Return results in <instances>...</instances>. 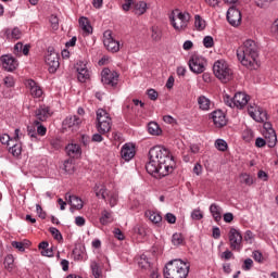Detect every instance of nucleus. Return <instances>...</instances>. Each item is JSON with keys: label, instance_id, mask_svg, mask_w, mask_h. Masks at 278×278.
<instances>
[{"label": "nucleus", "instance_id": "nucleus-18", "mask_svg": "<svg viewBox=\"0 0 278 278\" xmlns=\"http://www.w3.org/2000/svg\"><path fill=\"white\" fill-rule=\"evenodd\" d=\"M102 83L106 86H116L118 84V74L110 68H104L101 73Z\"/></svg>", "mask_w": 278, "mask_h": 278}, {"label": "nucleus", "instance_id": "nucleus-50", "mask_svg": "<svg viewBox=\"0 0 278 278\" xmlns=\"http://www.w3.org/2000/svg\"><path fill=\"white\" fill-rule=\"evenodd\" d=\"M0 142L1 144H8V147H11L12 142H14V140H12L10 138V135L4 134L0 137Z\"/></svg>", "mask_w": 278, "mask_h": 278}, {"label": "nucleus", "instance_id": "nucleus-47", "mask_svg": "<svg viewBox=\"0 0 278 278\" xmlns=\"http://www.w3.org/2000/svg\"><path fill=\"white\" fill-rule=\"evenodd\" d=\"M50 24L54 31H58V29H60V20L55 15L50 16Z\"/></svg>", "mask_w": 278, "mask_h": 278}, {"label": "nucleus", "instance_id": "nucleus-40", "mask_svg": "<svg viewBox=\"0 0 278 278\" xmlns=\"http://www.w3.org/2000/svg\"><path fill=\"white\" fill-rule=\"evenodd\" d=\"M242 138L245 142H251L255 138V132L251 128H245L242 132Z\"/></svg>", "mask_w": 278, "mask_h": 278}, {"label": "nucleus", "instance_id": "nucleus-59", "mask_svg": "<svg viewBox=\"0 0 278 278\" xmlns=\"http://www.w3.org/2000/svg\"><path fill=\"white\" fill-rule=\"evenodd\" d=\"M37 127V135L38 136H47V127H45V125L40 124L39 125H35Z\"/></svg>", "mask_w": 278, "mask_h": 278}, {"label": "nucleus", "instance_id": "nucleus-54", "mask_svg": "<svg viewBox=\"0 0 278 278\" xmlns=\"http://www.w3.org/2000/svg\"><path fill=\"white\" fill-rule=\"evenodd\" d=\"M253 268V260L245 258L242 265V270H251Z\"/></svg>", "mask_w": 278, "mask_h": 278}, {"label": "nucleus", "instance_id": "nucleus-58", "mask_svg": "<svg viewBox=\"0 0 278 278\" xmlns=\"http://www.w3.org/2000/svg\"><path fill=\"white\" fill-rule=\"evenodd\" d=\"M125 3L122 5V9L124 10V12H129V10H131V5H134V3H136V0H124Z\"/></svg>", "mask_w": 278, "mask_h": 278}, {"label": "nucleus", "instance_id": "nucleus-5", "mask_svg": "<svg viewBox=\"0 0 278 278\" xmlns=\"http://www.w3.org/2000/svg\"><path fill=\"white\" fill-rule=\"evenodd\" d=\"M97 124L96 129L99 134H110L112 129V117L110 113L103 109H98L96 112Z\"/></svg>", "mask_w": 278, "mask_h": 278}, {"label": "nucleus", "instance_id": "nucleus-1", "mask_svg": "<svg viewBox=\"0 0 278 278\" xmlns=\"http://www.w3.org/2000/svg\"><path fill=\"white\" fill-rule=\"evenodd\" d=\"M149 175L162 179L175 170V159L170 151L163 146H154L149 151V162L146 164Z\"/></svg>", "mask_w": 278, "mask_h": 278}, {"label": "nucleus", "instance_id": "nucleus-17", "mask_svg": "<svg viewBox=\"0 0 278 278\" xmlns=\"http://www.w3.org/2000/svg\"><path fill=\"white\" fill-rule=\"evenodd\" d=\"M0 61L2 64V68H4V71H8L9 73H12V71H16V68H18V61L10 54L2 55L0 58Z\"/></svg>", "mask_w": 278, "mask_h": 278}, {"label": "nucleus", "instance_id": "nucleus-28", "mask_svg": "<svg viewBox=\"0 0 278 278\" xmlns=\"http://www.w3.org/2000/svg\"><path fill=\"white\" fill-rule=\"evenodd\" d=\"M146 216L153 223V225H156L157 227L162 225V215L159 212L149 210L146 211Z\"/></svg>", "mask_w": 278, "mask_h": 278}, {"label": "nucleus", "instance_id": "nucleus-3", "mask_svg": "<svg viewBox=\"0 0 278 278\" xmlns=\"http://www.w3.org/2000/svg\"><path fill=\"white\" fill-rule=\"evenodd\" d=\"M190 273V263L176 258L169 261L164 268L165 278H186Z\"/></svg>", "mask_w": 278, "mask_h": 278}, {"label": "nucleus", "instance_id": "nucleus-15", "mask_svg": "<svg viewBox=\"0 0 278 278\" xmlns=\"http://www.w3.org/2000/svg\"><path fill=\"white\" fill-rule=\"evenodd\" d=\"M227 21L232 27H238L242 23V13L236 7H231L227 11Z\"/></svg>", "mask_w": 278, "mask_h": 278}, {"label": "nucleus", "instance_id": "nucleus-31", "mask_svg": "<svg viewBox=\"0 0 278 278\" xmlns=\"http://www.w3.org/2000/svg\"><path fill=\"white\" fill-rule=\"evenodd\" d=\"M78 23L85 34H92V26L90 25V21H88L87 17H80Z\"/></svg>", "mask_w": 278, "mask_h": 278}, {"label": "nucleus", "instance_id": "nucleus-24", "mask_svg": "<svg viewBox=\"0 0 278 278\" xmlns=\"http://www.w3.org/2000/svg\"><path fill=\"white\" fill-rule=\"evenodd\" d=\"M65 151L70 157H81V147L77 143H70Z\"/></svg>", "mask_w": 278, "mask_h": 278}, {"label": "nucleus", "instance_id": "nucleus-8", "mask_svg": "<svg viewBox=\"0 0 278 278\" xmlns=\"http://www.w3.org/2000/svg\"><path fill=\"white\" fill-rule=\"evenodd\" d=\"M46 64L49 73H55L60 68V54L53 47H49L46 53Z\"/></svg>", "mask_w": 278, "mask_h": 278}, {"label": "nucleus", "instance_id": "nucleus-16", "mask_svg": "<svg viewBox=\"0 0 278 278\" xmlns=\"http://www.w3.org/2000/svg\"><path fill=\"white\" fill-rule=\"evenodd\" d=\"M76 71H77V79L81 84H86L88 79H90V71H88V66L86 61H78L76 63Z\"/></svg>", "mask_w": 278, "mask_h": 278}, {"label": "nucleus", "instance_id": "nucleus-61", "mask_svg": "<svg viewBox=\"0 0 278 278\" xmlns=\"http://www.w3.org/2000/svg\"><path fill=\"white\" fill-rule=\"evenodd\" d=\"M165 219L167 220V223H169V225H175V223H177V217L172 213H167L165 215Z\"/></svg>", "mask_w": 278, "mask_h": 278}, {"label": "nucleus", "instance_id": "nucleus-43", "mask_svg": "<svg viewBox=\"0 0 278 278\" xmlns=\"http://www.w3.org/2000/svg\"><path fill=\"white\" fill-rule=\"evenodd\" d=\"M51 236L54 238V240H56L58 242H62L63 237H62V232H60V230L55 227H51L49 229Z\"/></svg>", "mask_w": 278, "mask_h": 278}, {"label": "nucleus", "instance_id": "nucleus-34", "mask_svg": "<svg viewBox=\"0 0 278 278\" xmlns=\"http://www.w3.org/2000/svg\"><path fill=\"white\" fill-rule=\"evenodd\" d=\"M147 12V2L139 1L135 3L134 5V13L137 14V16H142Z\"/></svg>", "mask_w": 278, "mask_h": 278}, {"label": "nucleus", "instance_id": "nucleus-26", "mask_svg": "<svg viewBox=\"0 0 278 278\" xmlns=\"http://www.w3.org/2000/svg\"><path fill=\"white\" fill-rule=\"evenodd\" d=\"M198 105H199V110H201L202 112H210V110H212V100H210L207 97L205 96H200L198 97Z\"/></svg>", "mask_w": 278, "mask_h": 278}, {"label": "nucleus", "instance_id": "nucleus-29", "mask_svg": "<svg viewBox=\"0 0 278 278\" xmlns=\"http://www.w3.org/2000/svg\"><path fill=\"white\" fill-rule=\"evenodd\" d=\"M239 181L240 184H243V186H253V184H255V178L249 173H241L239 175Z\"/></svg>", "mask_w": 278, "mask_h": 278}, {"label": "nucleus", "instance_id": "nucleus-25", "mask_svg": "<svg viewBox=\"0 0 278 278\" xmlns=\"http://www.w3.org/2000/svg\"><path fill=\"white\" fill-rule=\"evenodd\" d=\"M65 199L67 203H70V205H72V207L75 210H81V207H84V201L77 195H71L70 193H66Z\"/></svg>", "mask_w": 278, "mask_h": 278}, {"label": "nucleus", "instance_id": "nucleus-60", "mask_svg": "<svg viewBox=\"0 0 278 278\" xmlns=\"http://www.w3.org/2000/svg\"><path fill=\"white\" fill-rule=\"evenodd\" d=\"M224 101H225L226 105H228V108H236V100H235V98L226 96L224 98Z\"/></svg>", "mask_w": 278, "mask_h": 278}, {"label": "nucleus", "instance_id": "nucleus-51", "mask_svg": "<svg viewBox=\"0 0 278 278\" xmlns=\"http://www.w3.org/2000/svg\"><path fill=\"white\" fill-rule=\"evenodd\" d=\"M191 218L192 220H201L203 218V213L201 210L195 208L191 212Z\"/></svg>", "mask_w": 278, "mask_h": 278}, {"label": "nucleus", "instance_id": "nucleus-45", "mask_svg": "<svg viewBox=\"0 0 278 278\" xmlns=\"http://www.w3.org/2000/svg\"><path fill=\"white\" fill-rule=\"evenodd\" d=\"M215 148L217 149V151L225 152L227 150V141H225L224 139H217L215 141Z\"/></svg>", "mask_w": 278, "mask_h": 278}, {"label": "nucleus", "instance_id": "nucleus-38", "mask_svg": "<svg viewBox=\"0 0 278 278\" xmlns=\"http://www.w3.org/2000/svg\"><path fill=\"white\" fill-rule=\"evenodd\" d=\"M206 25L207 24L205 23V20H203V17H201V15L194 16V27L198 31H203V29H205Z\"/></svg>", "mask_w": 278, "mask_h": 278}, {"label": "nucleus", "instance_id": "nucleus-42", "mask_svg": "<svg viewBox=\"0 0 278 278\" xmlns=\"http://www.w3.org/2000/svg\"><path fill=\"white\" fill-rule=\"evenodd\" d=\"M172 243L174 247H179V244L184 243V236L179 232L174 233L172 237Z\"/></svg>", "mask_w": 278, "mask_h": 278}, {"label": "nucleus", "instance_id": "nucleus-11", "mask_svg": "<svg viewBox=\"0 0 278 278\" xmlns=\"http://www.w3.org/2000/svg\"><path fill=\"white\" fill-rule=\"evenodd\" d=\"M103 45L106 51L111 53H118L121 51V42L112 37V30H105L103 33Z\"/></svg>", "mask_w": 278, "mask_h": 278}, {"label": "nucleus", "instance_id": "nucleus-55", "mask_svg": "<svg viewBox=\"0 0 278 278\" xmlns=\"http://www.w3.org/2000/svg\"><path fill=\"white\" fill-rule=\"evenodd\" d=\"M14 76L9 75L4 78V85L7 86V88H14Z\"/></svg>", "mask_w": 278, "mask_h": 278}, {"label": "nucleus", "instance_id": "nucleus-4", "mask_svg": "<svg viewBox=\"0 0 278 278\" xmlns=\"http://www.w3.org/2000/svg\"><path fill=\"white\" fill-rule=\"evenodd\" d=\"M213 73L219 81L227 84L233 79V70L225 60H218L213 65Z\"/></svg>", "mask_w": 278, "mask_h": 278}, {"label": "nucleus", "instance_id": "nucleus-27", "mask_svg": "<svg viewBox=\"0 0 278 278\" xmlns=\"http://www.w3.org/2000/svg\"><path fill=\"white\" fill-rule=\"evenodd\" d=\"M210 212L215 223H220V220H223V207H220V205L216 203L211 204Z\"/></svg>", "mask_w": 278, "mask_h": 278}, {"label": "nucleus", "instance_id": "nucleus-33", "mask_svg": "<svg viewBox=\"0 0 278 278\" xmlns=\"http://www.w3.org/2000/svg\"><path fill=\"white\" fill-rule=\"evenodd\" d=\"M73 257L75 262H84V260H86V250L83 248H75L73 250Z\"/></svg>", "mask_w": 278, "mask_h": 278}, {"label": "nucleus", "instance_id": "nucleus-49", "mask_svg": "<svg viewBox=\"0 0 278 278\" xmlns=\"http://www.w3.org/2000/svg\"><path fill=\"white\" fill-rule=\"evenodd\" d=\"M134 231L141 238H144V236H147V229L143 226H140V225L135 226Z\"/></svg>", "mask_w": 278, "mask_h": 278}, {"label": "nucleus", "instance_id": "nucleus-32", "mask_svg": "<svg viewBox=\"0 0 278 278\" xmlns=\"http://www.w3.org/2000/svg\"><path fill=\"white\" fill-rule=\"evenodd\" d=\"M114 218L112 217V212L108 210H103L100 216V224L101 225H110Z\"/></svg>", "mask_w": 278, "mask_h": 278}, {"label": "nucleus", "instance_id": "nucleus-9", "mask_svg": "<svg viewBox=\"0 0 278 278\" xmlns=\"http://www.w3.org/2000/svg\"><path fill=\"white\" fill-rule=\"evenodd\" d=\"M228 238L231 251H237V253H240L242 251V233L240 230L231 227L228 232Z\"/></svg>", "mask_w": 278, "mask_h": 278}, {"label": "nucleus", "instance_id": "nucleus-53", "mask_svg": "<svg viewBox=\"0 0 278 278\" xmlns=\"http://www.w3.org/2000/svg\"><path fill=\"white\" fill-rule=\"evenodd\" d=\"M118 203V194L117 193H111L109 194V204L111 207H114Z\"/></svg>", "mask_w": 278, "mask_h": 278}, {"label": "nucleus", "instance_id": "nucleus-21", "mask_svg": "<svg viewBox=\"0 0 278 278\" xmlns=\"http://www.w3.org/2000/svg\"><path fill=\"white\" fill-rule=\"evenodd\" d=\"M121 155L125 162H130V160H134L136 156V147L132 143L124 144L121 150Z\"/></svg>", "mask_w": 278, "mask_h": 278}, {"label": "nucleus", "instance_id": "nucleus-30", "mask_svg": "<svg viewBox=\"0 0 278 278\" xmlns=\"http://www.w3.org/2000/svg\"><path fill=\"white\" fill-rule=\"evenodd\" d=\"M93 190H94L96 197H98V199L105 200L106 197H109V194H110V193H108V188H105V185H96Z\"/></svg>", "mask_w": 278, "mask_h": 278}, {"label": "nucleus", "instance_id": "nucleus-20", "mask_svg": "<svg viewBox=\"0 0 278 278\" xmlns=\"http://www.w3.org/2000/svg\"><path fill=\"white\" fill-rule=\"evenodd\" d=\"M20 131L21 130L18 128L15 129V143L12 142L11 146H9V153H11L13 157H21V154L23 153V146L18 142Z\"/></svg>", "mask_w": 278, "mask_h": 278}, {"label": "nucleus", "instance_id": "nucleus-64", "mask_svg": "<svg viewBox=\"0 0 278 278\" xmlns=\"http://www.w3.org/2000/svg\"><path fill=\"white\" fill-rule=\"evenodd\" d=\"M271 34L278 40V18L271 25Z\"/></svg>", "mask_w": 278, "mask_h": 278}, {"label": "nucleus", "instance_id": "nucleus-57", "mask_svg": "<svg viewBox=\"0 0 278 278\" xmlns=\"http://www.w3.org/2000/svg\"><path fill=\"white\" fill-rule=\"evenodd\" d=\"M266 144H268V141L262 137L256 138L255 140V147H257L258 149H262L264 147H266Z\"/></svg>", "mask_w": 278, "mask_h": 278}, {"label": "nucleus", "instance_id": "nucleus-39", "mask_svg": "<svg viewBox=\"0 0 278 278\" xmlns=\"http://www.w3.org/2000/svg\"><path fill=\"white\" fill-rule=\"evenodd\" d=\"M90 268H91V271H92V275L94 278H101L102 271H101V267L99 266V263H97V261L90 262Z\"/></svg>", "mask_w": 278, "mask_h": 278}, {"label": "nucleus", "instance_id": "nucleus-62", "mask_svg": "<svg viewBox=\"0 0 278 278\" xmlns=\"http://www.w3.org/2000/svg\"><path fill=\"white\" fill-rule=\"evenodd\" d=\"M275 0H255L257 8H266L268 3H273Z\"/></svg>", "mask_w": 278, "mask_h": 278}, {"label": "nucleus", "instance_id": "nucleus-10", "mask_svg": "<svg viewBox=\"0 0 278 278\" xmlns=\"http://www.w3.org/2000/svg\"><path fill=\"white\" fill-rule=\"evenodd\" d=\"M263 137H264L265 141H267V146L269 147V149H273V147H276L277 132L275 131V128H273V124H270V122L264 123Z\"/></svg>", "mask_w": 278, "mask_h": 278}, {"label": "nucleus", "instance_id": "nucleus-23", "mask_svg": "<svg viewBox=\"0 0 278 278\" xmlns=\"http://www.w3.org/2000/svg\"><path fill=\"white\" fill-rule=\"evenodd\" d=\"M235 105L238 110H242V108L249 104V94L244 92H237L235 96Z\"/></svg>", "mask_w": 278, "mask_h": 278}, {"label": "nucleus", "instance_id": "nucleus-13", "mask_svg": "<svg viewBox=\"0 0 278 278\" xmlns=\"http://www.w3.org/2000/svg\"><path fill=\"white\" fill-rule=\"evenodd\" d=\"M248 114L256 123H264L266 121V111L256 104H249Z\"/></svg>", "mask_w": 278, "mask_h": 278}, {"label": "nucleus", "instance_id": "nucleus-12", "mask_svg": "<svg viewBox=\"0 0 278 278\" xmlns=\"http://www.w3.org/2000/svg\"><path fill=\"white\" fill-rule=\"evenodd\" d=\"M53 116V111H51V108L47 105H41L35 111V122L34 125H40V123H47L48 118H51Z\"/></svg>", "mask_w": 278, "mask_h": 278}, {"label": "nucleus", "instance_id": "nucleus-2", "mask_svg": "<svg viewBox=\"0 0 278 278\" xmlns=\"http://www.w3.org/2000/svg\"><path fill=\"white\" fill-rule=\"evenodd\" d=\"M237 58L242 66L250 68V71H257L260 68V53L257 51V43L252 39L245 40L237 49Z\"/></svg>", "mask_w": 278, "mask_h": 278}, {"label": "nucleus", "instance_id": "nucleus-22", "mask_svg": "<svg viewBox=\"0 0 278 278\" xmlns=\"http://www.w3.org/2000/svg\"><path fill=\"white\" fill-rule=\"evenodd\" d=\"M25 86L29 90L31 97H35L36 99L42 97V88H40L34 79H27Z\"/></svg>", "mask_w": 278, "mask_h": 278}, {"label": "nucleus", "instance_id": "nucleus-48", "mask_svg": "<svg viewBox=\"0 0 278 278\" xmlns=\"http://www.w3.org/2000/svg\"><path fill=\"white\" fill-rule=\"evenodd\" d=\"M203 45H204L205 49H212V47H214V37L205 36L203 38Z\"/></svg>", "mask_w": 278, "mask_h": 278}, {"label": "nucleus", "instance_id": "nucleus-37", "mask_svg": "<svg viewBox=\"0 0 278 278\" xmlns=\"http://www.w3.org/2000/svg\"><path fill=\"white\" fill-rule=\"evenodd\" d=\"M151 38L154 42H160V40H162V28H160L159 26H152Z\"/></svg>", "mask_w": 278, "mask_h": 278}, {"label": "nucleus", "instance_id": "nucleus-52", "mask_svg": "<svg viewBox=\"0 0 278 278\" xmlns=\"http://www.w3.org/2000/svg\"><path fill=\"white\" fill-rule=\"evenodd\" d=\"M147 94L151 101H157V97H160L155 89H148Z\"/></svg>", "mask_w": 278, "mask_h": 278}, {"label": "nucleus", "instance_id": "nucleus-36", "mask_svg": "<svg viewBox=\"0 0 278 278\" xmlns=\"http://www.w3.org/2000/svg\"><path fill=\"white\" fill-rule=\"evenodd\" d=\"M148 131L151 134V136H160L162 134V128H160V125L155 122H150L148 124Z\"/></svg>", "mask_w": 278, "mask_h": 278}, {"label": "nucleus", "instance_id": "nucleus-7", "mask_svg": "<svg viewBox=\"0 0 278 278\" xmlns=\"http://www.w3.org/2000/svg\"><path fill=\"white\" fill-rule=\"evenodd\" d=\"M189 68L191 73L195 75H201V73H205L207 68V60L202 55H192L189 60Z\"/></svg>", "mask_w": 278, "mask_h": 278}, {"label": "nucleus", "instance_id": "nucleus-56", "mask_svg": "<svg viewBox=\"0 0 278 278\" xmlns=\"http://www.w3.org/2000/svg\"><path fill=\"white\" fill-rule=\"evenodd\" d=\"M13 249H17L21 253H25V243L18 242V241H13L12 242Z\"/></svg>", "mask_w": 278, "mask_h": 278}, {"label": "nucleus", "instance_id": "nucleus-14", "mask_svg": "<svg viewBox=\"0 0 278 278\" xmlns=\"http://www.w3.org/2000/svg\"><path fill=\"white\" fill-rule=\"evenodd\" d=\"M83 121L80 116L70 115L63 121V129H65V131H77Z\"/></svg>", "mask_w": 278, "mask_h": 278}, {"label": "nucleus", "instance_id": "nucleus-46", "mask_svg": "<svg viewBox=\"0 0 278 278\" xmlns=\"http://www.w3.org/2000/svg\"><path fill=\"white\" fill-rule=\"evenodd\" d=\"M252 257L254 261H256L258 264H264V254H262L258 250H254L252 252Z\"/></svg>", "mask_w": 278, "mask_h": 278}, {"label": "nucleus", "instance_id": "nucleus-44", "mask_svg": "<svg viewBox=\"0 0 278 278\" xmlns=\"http://www.w3.org/2000/svg\"><path fill=\"white\" fill-rule=\"evenodd\" d=\"M220 260H223V262H229V260H235L236 256L233 255V252H231L230 250H226L224 251L220 255H219Z\"/></svg>", "mask_w": 278, "mask_h": 278}, {"label": "nucleus", "instance_id": "nucleus-6", "mask_svg": "<svg viewBox=\"0 0 278 278\" xmlns=\"http://www.w3.org/2000/svg\"><path fill=\"white\" fill-rule=\"evenodd\" d=\"M190 13L178 12L173 13V15L169 17V21L175 31H186L188 29V25H190Z\"/></svg>", "mask_w": 278, "mask_h": 278}, {"label": "nucleus", "instance_id": "nucleus-19", "mask_svg": "<svg viewBox=\"0 0 278 278\" xmlns=\"http://www.w3.org/2000/svg\"><path fill=\"white\" fill-rule=\"evenodd\" d=\"M211 118L217 129H222V127H225V125H227V116L225 115V112L220 110L212 112Z\"/></svg>", "mask_w": 278, "mask_h": 278}, {"label": "nucleus", "instance_id": "nucleus-35", "mask_svg": "<svg viewBox=\"0 0 278 278\" xmlns=\"http://www.w3.org/2000/svg\"><path fill=\"white\" fill-rule=\"evenodd\" d=\"M23 33L18 27L13 28L12 30L7 31V37L9 40H21Z\"/></svg>", "mask_w": 278, "mask_h": 278}, {"label": "nucleus", "instance_id": "nucleus-63", "mask_svg": "<svg viewBox=\"0 0 278 278\" xmlns=\"http://www.w3.org/2000/svg\"><path fill=\"white\" fill-rule=\"evenodd\" d=\"M113 233L117 240H125V235H123V231L119 228H115Z\"/></svg>", "mask_w": 278, "mask_h": 278}, {"label": "nucleus", "instance_id": "nucleus-41", "mask_svg": "<svg viewBox=\"0 0 278 278\" xmlns=\"http://www.w3.org/2000/svg\"><path fill=\"white\" fill-rule=\"evenodd\" d=\"M4 267L7 270H13L14 269V256L12 254H9L4 258Z\"/></svg>", "mask_w": 278, "mask_h": 278}]
</instances>
